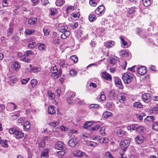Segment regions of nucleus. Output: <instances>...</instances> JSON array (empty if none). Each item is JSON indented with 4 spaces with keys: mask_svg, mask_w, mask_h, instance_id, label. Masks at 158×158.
I'll return each instance as SVG.
<instances>
[{
    "mask_svg": "<svg viewBox=\"0 0 158 158\" xmlns=\"http://www.w3.org/2000/svg\"><path fill=\"white\" fill-rule=\"evenodd\" d=\"M9 131L10 134H14L17 139H21L24 136V133L17 128H11L9 130Z\"/></svg>",
    "mask_w": 158,
    "mask_h": 158,
    "instance_id": "obj_1",
    "label": "nucleus"
},
{
    "mask_svg": "<svg viewBox=\"0 0 158 158\" xmlns=\"http://www.w3.org/2000/svg\"><path fill=\"white\" fill-rule=\"evenodd\" d=\"M134 78V76L130 73H124L123 75L122 79L125 83H130Z\"/></svg>",
    "mask_w": 158,
    "mask_h": 158,
    "instance_id": "obj_2",
    "label": "nucleus"
},
{
    "mask_svg": "<svg viewBox=\"0 0 158 158\" xmlns=\"http://www.w3.org/2000/svg\"><path fill=\"white\" fill-rule=\"evenodd\" d=\"M114 81L115 85L119 89H122L123 88L122 83L121 79L118 77H116L114 78Z\"/></svg>",
    "mask_w": 158,
    "mask_h": 158,
    "instance_id": "obj_3",
    "label": "nucleus"
},
{
    "mask_svg": "<svg viewBox=\"0 0 158 158\" xmlns=\"http://www.w3.org/2000/svg\"><path fill=\"white\" fill-rule=\"evenodd\" d=\"M142 99L144 102L148 103L151 101V96L150 94L146 93L142 95Z\"/></svg>",
    "mask_w": 158,
    "mask_h": 158,
    "instance_id": "obj_4",
    "label": "nucleus"
},
{
    "mask_svg": "<svg viewBox=\"0 0 158 158\" xmlns=\"http://www.w3.org/2000/svg\"><path fill=\"white\" fill-rule=\"evenodd\" d=\"M135 141L137 144H141L144 141V137L142 135L139 134L137 135L135 138Z\"/></svg>",
    "mask_w": 158,
    "mask_h": 158,
    "instance_id": "obj_5",
    "label": "nucleus"
},
{
    "mask_svg": "<svg viewBox=\"0 0 158 158\" xmlns=\"http://www.w3.org/2000/svg\"><path fill=\"white\" fill-rule=\"evenodd\" d=\"M69 94V95L67 98V101L69 103H71L73 102V99L75 96V93L73 92H70L67 94Z\"/></svg>",
    "mask_w": 158,
    "mask_h": 158,
    "instance_id": "obj_6",
    "label": "nucleus"
},
{
    "mask_svg": "<svg viewBox=\"0 0 158 158\" xmlns=\"http://www.w3.org/2000/svg\"><path fill=\"white\" fill-rule=\"evenodd\" d=\"M102 77L106 80L108 81H111L112 80V77L110 74L106 73V72H103L102 73Z\"/></svg>",
    "mask_w": 158,
    "mask_h": 158,
    "instance_id": "obj_7",
    "label": "nucleus"
},
{
    "mask_svg": "<svg viewBox=\"0 0 158 158\" xmlns=\"http://www.w3.org/2000/svg\"><path fill=\"white\" fill-rule=\"evenodd\" d=\"M130 142V140H125L123 141L120 143V146L122 148H124L123 149L124 150L129 145Z\"/></svg>",
    "mask_w": 158,
    "mask_h": 158,
    "instance_id": "obj_8",
    "label": "nucleus"
},
{
    "mask_svg": "<svg viewBox=\"0 0 158 158\" xmlns=\"http://www.w3.org/2000/svg\"><path fill=\"white\" fill-rule=\"evenodd\" d=\"M65 147V145L61 142H57L55 145V148L58 150H63Z\"/></svg>",
    "mask_w": 158,
    "mask_h": 158,
    "instance_id": "obj_9",
    "label": "nucleus"
},
{
    "mask_svg": "<svg viewBox=\"0 0 158 158\" xmlns=\"http://www.w3.org/2000/svg\"><path fill=\"white\" fill-rule=\"evenodd\" d=\"M137 71L139 74L144 75L146 73L147 71L145 67L141 66L138 69Z\"/></svg>",
    "mask_w": 158,
    "mask_h": 158,
    "instance_id": "obj_10",
    "label": "nucleus"
},
{
    "mask_svg": "<svg viewBox=\"0 0 158 158\" xmlns=\"http://www.w3.org/2000/svg\"><path fill=\"white\" fill-rule=\"evenodd\" d=\"M18 57L19 59V60L20 61H23L24 62L28 63L31 62V60L30 59L27 58L26 57L22 56L21 54L20 53L18 54Z\"/></svg>",
    "mask_w": 158,
    "mask_h": 158,
    "instance_id": "obj_11",
    "label": "nucleus"
},
{
    "mask_svg": "<svg viewBox=\"0 0 158 158\" xmlns=\"http://www.w3.org/2000/svg\"><path fill=\"white\" fill-rule=\"evenodd\" d=\"M20 66V64L18 62L15 61L11 64V68L14 70H17L19 69Z\"/></svg>",
    "mask_w": 158,
    "mask_h": 158,
    "instance_id": "obj_12",
    "label": "nucleus"
},
{
    "mask_svg": "<svg viewBox=\"0 0 158 158\" xmlns=\"http://www.w3.org/2000/svg\"><path fill=\"white\" fill-rule=\"evenodd\" d=\"M117 98L120 103H123L126 99L125 95L123 93H120L118 95Z\"/></svg>",
    "mask_w": 158,
    "mask_h": 158,
    "instance_id": "obj_13",
    "label": "nucleus"
},
{
    "mask_svg": "<svg viewBox=\"0 0 158 158\" xmlns=\"http://www.w3.org/2000/svg\"><path fill=\"white\" fill-rule=\"evenodd\" d=\"M77 142L75 139H72L69 140L68 144L69 146L73 148L75 147L77 145Z\"/></svg>",
    "mask_w": 158,
    "mask_h": 158,
    "instance_id": "obj_14",
    "label": "nucleus"
},
{
    "mask_svg": "<svg viewBox=\"0 0 158 158\" xmlns=\"http://www.w3.org/2000/svg\"><path fill=\"white\" fill-rule=\"evenodd\" d=\"M48 151L49 149H44L41 155V158H48Z\"/></svg>",
    "mask_w": 158,
    "mask_h": 158,
    "instance_id": "obj_15",
    "label": "nucleus"
},
{
    "mask_svg": "<svg viewBox=\"0 0 158 158\" xmlns=\"http://www.w3.org/2000/svg\"><path fill=\"white\" fill-rule=\"evenodd\" d=\"M104 9L103 6L100 5L95 10V13L97 15H99L102 12Z\"/></svg>",
    "mask_w": 158,
    "mask_h": 158,
    "instance_id": "obj_16",
    "label": "nucleus"
},
{
    "mask_svg": "<svg viewBox=\"0 0 158 158\" xmlns=\"http://www.w3.org/2000/svg\"><path fill=\"white\" fill-rule=\"evenodd\" d=\"M85 153L79 150H77L74 153V155L77 157H80L84 155Z\"/></svg>",
    "mask_w": 158,
    "mask_h": 158,
    "instance_id": "obj_17",
    "label": "nucleus"
},
{
    "mask_svg": "<svg viewBox=\"0 0 158 158\" xmlns=\"http://www.w3.org/2000/svg\"><path fill=\"white\" fill-rule=\"evenodd\" d=\"M55 107V106H50L48 108V113L51 114H54L56 112Z\"/></svg>",
    "mask_w": 158,
    "mask_h": 158,
    "instance_id": "obj_18",
    "label": "nucleus"
},
{
    "mask_svg": "<svg viewBox=\"0 0 158 158\" xmlns=\"http://www.w3.org/2000/svg\"><path fill=\"white\" fill-rule=\"evenodd\" d=\"M30 124L29 121H26L24 123V127L26 131H27L30 128Z\"/></svg>",
    "mask_w": 158,
    "mask_h": 158,
    "instance_id": "obj_19",
    "label": "nucleus"
},
{
    "mask_svg": "<svg viewBox=\"0 0 158 158\" xmlns=\"http://www.w3.org/2000/svg\"><path fill=\"white\" fill-rule=\"evenodd\" d=\"M59 121L58 120L53 121L48 123V124L52 127H56L59 124Z\"/></svg>",
    "mask_w": 158,
    "mask_h": 158,
    "instance_id": "obj_20",
    "label": "nucleus"
},
{
    "mask_svg": "<svg viewBox=\"0 0 158 158\" xmlns=\"http://www.w3.org/2000/svg\"><path fill=\"white\" fill-rule=\"evenodd\" d=\"M37 22V19L35 18H31L28 20V23L31 25L35 24Z\"/></svg>",
    "mask_w": 158,
    "mask_h": 158,
    "instance_id": "obj_21",
    "label": "nucleus"
},
{
    "mask_svg": "<svg viewBox=\"0 0 158 158\" xmlns=\"http://www.w3.org/2000/svg\"><path fill=\"white\" fill-rule=\"evenodd\" d=\"M117 59L113 58H111L108 60V62L112 65H114L117 63Z\"/></svg>",
    "mask_w": 158,
    "mask_h": 158,
    "instance_id": "obj_22",
    "label": "nucleus"
},
{
    "mask_svg": "<svg viewBox=\"0 0 158 158\" xmlns=\"http://www.w3.org/2000/svg\"><path fill=\"white\" fill-rule=\"evenodd\" d=\"M64 0H56L55 2V4L56 6H61L64 3Z\"/></svg>",
    "mask_w": 158,
    "mask_h": 158,
    "instance_id": "obj_23",
    "label": "nucleus"
},
{
    "mask_svg": "<svg viewBox=\"0 0 158 158\" xmlns=\"http://www.w3.org/2000/svg\"><path fill=\"white\" fill-rule=\"evenodd\" d=\"M67 27L65 25H62L60 27L59 30L61 32H64L67 30Z\"/></svg>",
    "mask_w": 158,
    "mask_h": 158,
    "instance_id": "obj_24",
    "label": "nucleus"
},
{
    "mask_svg": "<svg viewBox=\"0 0 158 158\" xmlns=\"http://www.w3.org/2000/svg\"><path fill=\"white\" fill-rule=\"evenodd\" d=\"M109 97L111 100L114 99L116 95L114 91L111 90L109 94Z\"/></svg>",
    "mask_w": 158,
    "mask_h": 158,
    "instance_id": "obj_25",
    "label": "nucleus"
},
{
    "mask_svg": "<svg viewBox=\"0 0 158 158\" xmlns=\"http://www.w3.org/2000/svg\"><path fill=\"white\" fill-rule=\"evenodd\" d=\"M112 115V113L106 111L104 112L103 114V116L104 118H107L110 116H111Z\"/></svg>",
    "mask_w": 158,
    "mask_h": 158,
    "instance_id": "obj_26",
    "label": "nucleus"
},
{
    "mask_svg": "<svg viewBox=\"0 0 158 158\" xmlns=\"http://www.w3.org/2000/svg\"><path fill=\"white\" fill-rule=\"evenodd\" d=\"M35 31V30H34L28 29L25 30L24 33L27 35H29L34 33Z\"/></svg>",
    "mask_w": 158,
    "mask_h": 158,
    "instance_id": "obj_27",
    "label": "nucleus"
},
{
    "mask_svg": "<svg viewBox=\"0 0 158 158\" xmlns=\"http://www.w3.org/2000/svg\"><path fill=\"white\" fill-rule=\"evenodd\" d=\"M143 5L145 6H149L152 2V0H142Z\"/></svg>",
    "mask_w": 158,
    "mask_h": 158,
    "instance_id": "obj_28",
    "label": "nucleus"
},
{
    "mask_svg": "<svg viewBox=\"0 0 158 158\" xmlns=\"http://www.w3.org/2000/svg\"><path fill=\"white\" fill-rule=\"evenodd\" d=\"M7 141L5 140H1L0 141V143L4 147H8Z\"/></svg>",
    "mask_w": 158,
    "mask_h": 158,
    "instance_id": "obj_29",
    "label": "nucleus"
},
{
    "mask_svg": "<svg viewBox=\"0 0 158 158\" xmlns=\"http://www.w3.org/2000/svg\"><path fill=\"white\" fill-rule=\"evenodd\" d=\"M69 74L71 77H75L77 75V72L74 69H72L69 71Z\"/></svg>",
    "mask_w": 158,
    "mask_h": 158,
    "instance_id": "obj_30",
    "label": "nucleus"
},
{
    "mask_svg": "<svg viewBox=\"0 0 158 158\" xmlns=\"http://www.w3.org/2000/svg\"><path fill=\"white\" fill-rule=\"evenodd\" d=\"M114 44V42L113 41H110L107 43L106 44V46L108 48H110L113 47Z\"/></svg>",
    "mask_w": 158,
    "mask_h": 158,
    "instance_id": "obj_31",
    "label": "nucleus"
},
{
    "mask_svg": "<svg viewBox=\"0 0 158 158\" xmlns=\"http://www.w3.org/2000/svg\"><path fill=\"white\" fill-rule=\"evenodd\" d=\"M126 133V131H123L119 130V131H117V136L118 137H123L124 135Z\"/></svg>",
    "mask_w": 158,
    "mask_h": 158,
    "instance_id": "obj_32",
    "label": "nucleus"
},
{
    "mask_svg": "<svg viewBox=\"0 0 158 158\" xmlns=\"http://www.w3.org/2000/svg\"><path fill=\"white\" fill-rule=\"evenodd\" d=\"M65 153V152L64 151H60L57 152L56 156L59 158H61L64 155Z\"/></svg>",
    "mask_w": 158,
    "mask_h": 158,
    "instance_id": "obj_33",
    "label": "nucleus"
},
{
    "mask_svg": "<svg viewBox=\"0 0 158 158\" xmlns=\"http://www.w3.org/2000/svg\"><path fill=\"white\" fill-rule=\"evenodd\" d=\"M89 20L90 22H93L96 19V15L94 14H90L89 16Z\"/></svg>",
    "mask_w": 158,
    "mask_h": 158,
    "instance_id": "obj_34",
    "label": "nucleus"
},
{
    "mask_svg": "<svg viewBox=\"0 0 158 158\" xmlns=\"http://www.w3.org/2000/svg\"><path fill=\"white\" fill-rule=\"evenodd\" d=\"M133 106L134 107L138 108H141L143 107L142 104L139 102H135Z\"/></svg>",
    "mask_w": 158,
    "mask_h": 158,
    "instance_id": "obj_35",
    "label": "nucleus"
},
{
    "mask_svg": "<svg viewBox=\"0 0 158 158\" xmlns=\"http://www.w3.org/2000/svg\"><path fill=\"white\" fill-rule=\"evenodd\" d=\"M93 123L92 121H88L85 123L83 126L85 129H87L88 127H89Z\"/></svg>",
    "mask_w": 158,
    "mask_h": 158,
    "instance_id": "obj_36",
    "label": "nucleus"
},
{
    "mask_svg": "<svg viewBox=\"0 0 158 158\" xmlns=\"http://www.w3.org/2000/svg\"><path fill=\"white\" fill-rule=\"evenodd\" d=\"M113 105L111 102L107 103L106 105V109L109 110H111L112 109Z\"/></svg>",
    "mask_w": 158,
    "mask_h": 158,
    "instance_id": "obj_37",
    "label": "nucleus"
},
{
    "mask_svg": "<svg viewBox=\"0 0 158 158\" xmlns=\"http://www.w3.org/2000/svg\"><path fill=\"white\" fill-rule=\"evenodd\" d=\"M48 94L49 97L51 98V99H53L55 97V94L52 93V91L49 90L48 91Z\"/></svg>",
    "mask_w": 158,
    "mask_h": 158,
    "instance_id": "obj_38",
    "label": "nucleus"
},
{
    "mask_svg": "<svg viewBox=\"0 0 158 158\" xmlns=\"http://www.w3.org/2000/svg\"><path fill=\"white\" fill-rule=\"evenodd\" d=\"M46 47L45 45L41 43H40L38 46V48L40 50H44L45 49Z\"/></svg>",
    "mask_w": 158,
    "mask_h": 158,
    "instance_id": "obj_39",
    "label": "nucleus"
},
{
    "mask_svg": "<svg viewBox=\"0 0 158 158\" xmlns=\"http://www.w3.org/2000/svg\"><path fill=\"white\" fill-rule=\"evenodd\" d=\"M31 83L32 87L34 88L37 85V81L35 79H32L31 80Z\"/></svg>",
    "mask_w": 158,
    "mask_h": 158,
    "instance_id": "obj_40",
    "label": "nucleus"
},
{
    "mask_svg": "<svg viewBox=\"0 0 158 158\" xmlns=\"http://www.w3.org/2000/svg\"><path fill=\"white\" fill-rule=\"evenodd\" d=\"M96 1L99 2V0H90V4L93 6H95L97 5Z\"/></svg>",
    "mask_w": 158,
    "mask_h": 158,
    "instance_id": "obj_41",
    "label": "nucleus"
},
{
    "mask_svg": "<svg viewBox=\"0 0 158 158\" xmlns=\"http://www.w3.org/2000/svg\"><path fill=\"white\" fill-rule=\"evenodd\" d=\"M99 107V105L97 104H91L88 106L89 108L90 109L93 108H98Z\"/></svg>",
    "mask_w": 158,
    "mask_h": 158,
    "instance_id": "obj_42",
    "label": "nucleus"
},
{
    "mask_svg": "<svg viewBox=\"0 0 158 158\" xmlns=\"http://www.w3.org/2000/svg\"><path fill=\"white\" fill-rule=\"evenodd\" d=\"M135 11V7H131L129 9L128 11V14L130 15L134 13Z\"/></svg>",
    "mask_w": 158,
    "mask_h": 158,
    "instance_id": "obj_43",
    "label": "nucleus"
},
{
    "mask_svg": "<svg viewBox=\"0 0 158 158\" xmlns=\"http://www.w3.org/2000/svg\"><path fill=\"white\" fill-rule=\"evenodd\" d=\"M32 52L28 50L26 51L24 53L23 55H22V56H23L26 57H28L29 55H32Z\"/></svg>",
    "mask_w": 158,
    "mask_h": 158,
    "instance_id": "obj_44",
    "label": "nucleus"
},
{
    "mask_svg": "<svg viewBox=\"0 0 158 158\" xmlns=\"http://www.w3.org/2000/svg\"><path fill=\"white\" fill-rule=\"evenodd\" d=\"M144 127L141 126H139L138 125L136 131L139 132H143L144 131Z\"/></svg>",
    "mask_w": 158,
    "mask_h": 158,
    "instance_id": "obj_45",
    "label": "nucleus"
},
{
    "mask_svg": "<svg viewBox=\"0 0 158 158\" xmlns=\"http://www.w3.org/2000/svg\"><path fill=\"white\" fill-rule=\"evenodd\" d=\"M158 110V107H154L149 110V112L150 114L155 113V112Z\"/></svg>",
    "mask_w": 158,
    "mask_h": 158,
    "instance_id": "obj_46",
    "label": "nucleus"
},
{
    "mask_svg": "<svg viewBox=\"0 0 158 158\" xmlns=\"http://www.w3.org/2000/svg\"><path fill=\"white\" fill-rule=\"evenodd\" d=\"M152 129L156 131H158V123L155 122L153 124Z\"/></svg>",
    "mask_w": 158,
    "mask_h": 158,
    "instance_id": "obj_47",
    "label": "nucleus"
},
{
    "mask_svg": "<svg viewBox=\"0 0 158 158\" xmlns=\"http://www.w3.org/2000/svg\"><path fill=\"white\" fill-rule=\"evenodd\" d=\"M73 9V6H69L67 7L66 10V12L67 14L69 13V12H71Z\"/></svg>",
    "mask_w": 158,
    "mask_h": 158,
    "instance_id": "obj_48",
    "label": "nucleus"
},
{
    "mask_svg": "<svg viewBox=\"0 0 158 158\" xmlns=\"http://www.w3.org/2000/svg\"><path fill=\"white\" fill-rule=\"evenodd\" d=\"M146 120L150 122H153L155 119L154 117L152 116H148L145 119Z\"/></svg>",
    "mask_w": 158,
    "mask_h": 158,
    "instance_id": "obj_49",
    "label": "nucleus"
},
{
    "mask_svg": "<svg viewBox=\"0 0 158 158\" xmlns=\"http://www.w3.org/2000/svg\"><path fill=\"white\" fill-rule=\"evenodd\" d=\"M70 58L74 63H77L78 60V58L75 55L72 56L70 57Z\"/></svg>",
    "mask_w": 158,
    "mask_h": 158,
    "instance_id": "obj_50",
    "label": "nucleus"
},
{
    "mask_svg": "<svg viewBox=\"0 0 158 158\" xmlns=\"http://www.w3.org/2000/svg\"><path fill=\"white\" fill-rule=\"evenodd\" d=\"M120 39L121 40L123 44L124 45V47H126V46H127L128 43L124 40L123 38L122 37L120 36Z\"/></svg>",
    "mask_w": 158,
    "mask_h": 158,
    "instance_id": "obj_51",
    "label": "nucleus"
},
{
    "mask_svg": "<svg viewBox=\"0 0 158 158\" xmlns=\"http://www.w3.org/2000/svg\"><path fill=\"white\" fill-rule=\"evenodd\" d=\"M52 76L54 78H57L59 76L57 73V72H53L52 74Z\"/></svg>",
    "mask_w": 158,
    "mask_h": 158,
    "instance_id": "obj_52",
    "label": "nucleus"
},
{
    "mask_svg": "<svg viewBox=\"0 0 158 158\" xmlns=\"http://www.w3.org/2000/svg\"><path fill=\"white\" fill-rule=\"evenodd\" d=\"M17 80V78H16L14 77V78H12V79L10 80L9 82L11 84H14L16 82Z\"/></svg>",
    "mask_w": 158,
    "mask_h": 158,
    "instance_id": "obj_53",
    "label": "nucleus"
},
{
    "mask_svg": "<svg viewBox=\"0 0 158 158\" xmlns=\"http://www.w3.org/2000/svg\"><path fill=\"white\" fill-rule=\"evenodd\" d=\"M43 31L44 33V35L45 36H47L49 35L50 31L48 29H46L44 28L43 29Z\"/></svg>",
    "mask_w": 158,
    "mask_h": 158,
    "instance_id": "obj_54",
    "label": "nucleus"
},
{
    "mask_svg": "<svg viewBox=\"0 0 158 158\" xmlns=\"http://www.w3.org/2000/svg\"><path fill=\"white\" fill-rule=\"evenodd\" d=\"M106 96L103 92H101L100 98V101H104L106 99Z\"/></svg>",
    "mask_w": 158,
    "mask_h": 158,
    "instance_id": "obj_55",
    "label": "nucleus"
},
{
    "mask_svg": "<svg viewBox=\"0 0 158 158\" xmlns=\"http://www.w3.org/2000/svg\"><path fill=\"white\" fill-rule=\"evenodd\" d=\"M39 148H42L45 145V143L44 140H42L41 142L38 143Z\"/></svg>",
    "mask_w": 158,
    "mask_h": 158,
    "instance_id": "obj_56",
    "label": "nucleus"
},
{
    "mask_svg": "<svg viewBox=\"0 0 158 158\" xmlns=\"http://www.w3.org/2000/svg\"><path fill=\"white\" fill-rule=\"evenodd\" d=\"M13 29L12 28H9L8 31H7V35L9 36L11 35L13 32Z\"/></svg>",
    "mask_w": 158,
    "mask_h": 158,
    "instance_id": "obj_57",
    "label": "nucleus"
},
{
    "mask_svg": "<svg viewBox=\"0 0 158 158\" xmlns=\"http://www.w3.org/2000/svg\"><path fill=\"white\" fill-rule=\"evenodd\" d=\"M105 127H102L100 128V133L103 136H104L105 135Z\"/></svg>",
    "mask_w": 158,
    "mask_h": 158,
    "instance_id": "obj_58",
    "label": "nucleus"
},
{
    "mask_svg": "<svg viewBox=\"0 0 158 158\" xmlns=\"http://www.w3.org/2000/svg\"><path fill=\"white\" fill-rule=\"evenodd\" d=\"M29 80V78H27L26 79H23L21 80V82L22 84L25 85L27 83Z\"/></svg>",
    "mask_w": 158,
    "mask_h": 158,
    "instance_id": "obj_59",
    "label": "nucleus"
},
{
    "mask_svg": "<svg viewBox=\"0 0 158 158\" xmlns=\"http://www.w3.org/2000/svg\"><path fill=\"white\" fill-rule=\"evenodd\" d=\"M31 71L34 73H37L38 71V69L37 67H32L31 68Z\"/></svg>",
    "mask_w": 158,
    "mask_h": 158,
    "instance_id": "obj_60",
    "label": "nucleus"
},
{
    "mask_svg": "<svg viewBox=\"0 0 158 158\" xmlns=\"http://www.w3.org/2000/svg\"><path fill=\"white\" fill-rule=\"evenodd\" d=\"M100 127V126L98 125H96L94 127H92L90 130H91V131L97 130L98 129H99Z\"/></svg>",
    "mask_w": 158,
    "mask_h": 158,
    "instance_id": "obj_61",
    "label": "nucleus"
},
{
    "mask_svg": "<svg viewBox=\"0 0 158 158\" xmlns=\"http://www.w3.org/2000/svg\"><path fill=\"white\" fill-rule=\"evenodd\" d=\"M56 10L55 9H52L51 11V15H53L56 13Z\"/></svg>",
    "mask_w": 158,
    "mask_h": 158,
    "instance_id": "obj_62",
    "label": "nucleus"
},
{
    "mask_svg": "<svg viewBox=\"0 0 158 158\" xmlns=\"http://www.w3.org/2000/svg\"><path fill=\"white\" fill-rule=\"evenodd\" d=\"M60 129L62 131H65L68 130V128L66 127H65L63 126H62L60 127Z\"/></svg>",
    "mask_w": 158,
    "mask_h": 158,
    "instance_id": "obj_63",
    "label": "nucleus"
},
{
    "mask_svg": "<svg viewBox=\"0 0 158 158\" xmlns=\"http://www.w3.org/2000/svg\"><path fill=\"white\" fill-rule=\"evenodd\" d=\"M105 156L110 158H114L109 152H108L106 153Z\"/></svg>",
    "mask_w": 158,
    "mask_h": 158,
    "instance_id": "obj_64",
    "label": "nucleus"
}]
</instances>
